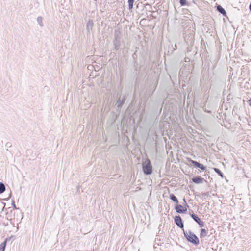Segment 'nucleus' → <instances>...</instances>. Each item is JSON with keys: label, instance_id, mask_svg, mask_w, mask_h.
<instances>
[{"label": "nucleus", "instance_id": "1", "mask_svg": "<svg viewBox=\"0 0 251 251\" xmlns=\"http://www.w3.org/2000/svg\"><path fill=\"white\" fill-rule=\"evenodd\" d=\"M183 234L184 237L186 238L187 241L193 244L194 245H197L199 244V240L198 237L192 232L190 230L188 231V232L185 231L183 229Z\"/></svg>", "mask_w": 251, "mask_h": 251}, {"label": "nucleus", "instance_id": "2", "mask_svg": "<svg viewBox=\"0 0 251 251\" xmlns=\"http://www.w3.org/2000/svg\"><path fill=\"white\" fill-rule=\"evenodd\" d=\"M142 168L144 173L146 175H149L152 173V166L149 159H146L143 162Z\"/></svg>", "mask_w": 251, "mask_h": 251}, {"label": "nucleus", "instance_id": "3", "mask_svg": "<svg viewBox=\"0 0 251 251\" xmlns=\"http://www.w3.org/2000/svg\"><path fill=\"white\" fill-rule=\"evenodd\" d=\"M194 30L193 29L187 30L184 34V39L187 43H191L194 38Z\"/></svg>", "mask_w": 251, "mask_h": 251}, {"label": "nucleus", "instance_id": "4", "mask_svg": "<svg viewBox=\"0 0 251 251\" xmlns=\"http://www.w3.org/2000/svg\"><path fill=\"white\" fill-rule=\"evenodd\" d=\"M121 43V33L120 31L115 30L114 32V39L113 43L115 49L117 50L120 47Z\"/></svg>", "mask_w": 251, "mask_h": 251}, {"label": "nucleus", "instance_id": "5", "mask_svg": "<svg viewBox=\"0 0 251 251\" xmlns=\"http://www.w3.org/2000/svg\"><path fill=\"white\" fill-rule=\"evenodd\" d=\"M175 224L180 228L183 229L184 224L181 217L179 215H176L174 217Z\"/></svg>", "mask_w": 251, "mask_h": 251}, {"label": "nucleus", "instance_id": "6", "mask_svg": "<svg viewBox=\"0 0 251 251\" xmlns=\"http://www.w3.org/2000/svg\"><path fill=\"white\" fill-rule=\"evenodd\" d=\"M175 209L176 212L179 214L184 213L187 211V208L180 204L176 205Z\"/></svg>", "mask_w": 251, "mask_h": 251}, {"label": "nucleus", "instance_id": "7", "mask_svg": "<svg viewBox=\"0 0 251 251\" xmlns=\"http://www.w3.org/2000/svg\"><path fill=\"white\" fill-rule=\"evenodd\" d=\"M126 97L125 96H123V97H120L117 100L116 105L118 108H121L123 104L125 103L126 100Z\"/></svg>", "mask_w": 251, "mask_h": 251}, {"label": "nucleus", "instance_id": "8", "mask_svg": "<svg viewBox=\"0 0 251 251\" xmlns=\"http://www.w3.org/2000/svg\"><path fill=\"white\" fill-rule=\"evenodd\" d=\"M192 180L196 184H201L203 183L204 179L201 176H196L193 177Z\"/></svg>", "mask_w": 251, "mask_h": 251}, {"label": "nucleus", "instance_id": "9", "mask_svg": "<svg viewBox=\"0 0 251 251\" xmlns=\"http://www.w3.org/2000/svg\"><path fill=\"white\" fill-rule=\"evenodd\" d=\"M9 239L7 238L4 241L1 243L0 245V251H4L5 249V247L6 246V244Z\"/></svg>", "mask_w": 251, "mask_h": 251}, {"label": "nucleus", "instance_id": "10", "mask_svg": "<svg viewBox=\"0 0 251 251\" xmlns=\"http://www.w3.org/2000/svg\"><path fill=\"white\" fill-rule=\"evenodd\" d=\"M217 10L222 14L223 16L226 15V12L225 10L220 5L217 6Z\"/></svg>", "mask_w": 251, "mask_h": 251}, {"label": "nucleus", "instance_id": "11", "mask_svg": "<svg viewBox=\"0 0 251 251\" xmlns=\"http://www.w3.org/2000/svg\"><path fill=\"white\" fill-rule=\"evenodd\" d=\"M93 26V22L91 20H89L87 25V31L89 32L90 30L92 29Z\"/></svg>", "mask_w": 251, "mask_h": 251}, {"label": "nucleus", "instance_id": "12", "mask_svg": "<svg viewBox=\"0 0 251 251\" xmlns=\"http://www.w3.org/2000/svg\"><path fill=\"white\" fill-rule=\"evenodd\" d=\"M170 199L174 202L177 204L178 203V201L177 200V198L173 194H171L169 195Z\"/></svg>", "mask_w": 251, "mask_h": 251}, {"label": "nucleus", "instance_id": "13", "mask_svg": "<svg viewBox=\"0 0 251 251\" xmlns=\"http://www.w3.org/2000/svg\"><path fill=\"white\" fill-rule=\"evenodd\" d=\"M191 217L197 223L201 220L199 217L194 213L191 214Z\"/></svg>", "mask_w": 251, "mask_h": 251}, {"label": "nucleus", "instance_id": "14", "mask_svg": "<svg viewBox=\"0 0 251 251\" xmlns=\"http://www.w3.org/2000/svg\"><path fill=\"white\" fill-rule=\"evenodd\" d=\"M5 190V186L3 183L0 182V194L3 193Z\"/></svg>", "mask_w": 251, "mask_h": 251}, {"label": "nucleus", "instance_id": "15", "mask_svg": "<svg viewBox=\"0 0 251 251\" xmlns=\"http://www.w3.org/2000/svg\"><path fill=\"white\" fill-rule=\"evenodd\" d=\"M43 18L41 16H38L37 19V21L38 24L39 25L40 27L43 26V24L42 22Z\"/></svg>", "mask_w": 251, "mask_h": 251}, {"label": "nucleus", "instance_id": "16", "mask_svg": "<svg viewBox=\"0 0 251 251\" xmlns=\"http://www.w3.org/2000/svg\"><path fill=\"white\" fill-rule=\"evenodd\" d=\"M213 169L217 174H218L222 178H223L224 175L223 173L218 168H214Z\"/></svg>", "mask_w": 251, "mask_h": 251}, {"label": "nucleus", "instance_id": "17", "mask_svg": "<svg viewBox=\"0 0 251 251\" xmlns=\"http://www.w3.org/2000/svg\"><path fill=\"white\" fill-rule=\"evenodd\" d=\"M207 235V231L203 228H202L201 230L200 237H204Z\"/></svg>", "mask_w": 251, "mask_h": 251}, {"label": "nucleus", "instance_id": "18", "mask_svg": "<svg viewBox=\"0 0 251 251\" xmlns=\"http://www.w3.org/2000/svg\"><path fill=\"white\" fill-rule=\"evenodd\" d=\"M188 161L189 162L191 163L192 164H193L194 166H195L196 167H198V165L200 164V163L198 162L197 161L193 160L191 159H189Z\"/></svg>", "mask_w": 251, "mask_h": 251}, {"label": "nucleus", "instance_id": "19", "mask_svg": "<svg viewBox=\"0 0 251 251\" xmlns=\"http://www.w3.org/2000/svg\"><path fill=\"white\" fill-rule=\"evenodd\" d=\"M134 0H128L129 9L131 10L133 8Z\"/></svg>", "mask_w": 251, "mask_h": 251}, {"label": "nucleus", "instance_id": "20", "mask_svg": "<svg viewBox=\"0 0 251 251\" xmlns=\"http://www.w3.org/2000/svg\"><path fill=\"white\" fill-rule=\"evenodd\" d=\"M179 3L181 6H184L188 4V2L186 0H179Z\"/></svg>", "mask_w": 251, "mask_h": 251}, {"label": "nucleus", "instance_id": "21", "mask_svg": "<svg viewBox=\"0 0 251 251\" xmlns=\"http://www.w3.org/2000/svg\"><path fill=\"white\" fill-rule=\"evenodd\" d=\"M197 168H200L201 170L204 171L205 170L206 167L202 164L200 163Z\"/></svg>", "mask_w": 251, "mask_h": 251}, {"label": "nucleus", "instance_id": "22", "mask_svg": "<svg viewBox=\"0 0 251 251\" xmlns=\"http://www.w3.org/2000/svg\"><path fill=\"white\" fill-rule=\"evenodd\" d=\"M198 224H199V225L201 226V227H203L204 226V223L203 221H201V220H200V221H199Z\"/></svg>", "mask_w": 251, "mask_h": 251}, {"label": "nucleus", "instance_id": "23", "mask_svg": "<svg viewBox=\"0 0 251 251\" xmlns=\"http://www.w3.org/2000/svg\"><path fill=\"white\" fill-rule=\"evenodd\" d=\"M12 205L13 207V208L17 209V207L15 205V202L13 200L12 201Z\"/></svg>", "mask_w": 251, "mask_h": 251}, {"label": "nucleus", "instance_id": "24", "mask_svg": "<svg viewBox=\"0 0 251 251\" xmlns=\"http://www.w3.org/2000/svg\"><path fill=\"white\" fill-rule=\"evenodd\" d=\"M202 108H203V109L204 110V111L205 112H207V113H211V111H209V110H206V109H205V108H204V106H203V107H202Z\"/></svg>", "mask_w": 251, "mask_h": 251}, {"label": "nucleus", "instance_id": "25", "mask_svg": "<svg viewBox=\"0 0 251 251\" xmlns=\"http://www.w3.org/2000/svg\"><path fill=\"white\" fill-rule=\"evenodd\" d=\"M183 202H184V205H186L187 206V207H189V206L188 205V204H187V202H186V200L185 198H184L183 199Z\"/></svg>", "mask_w": 251, "mask_h": 251}, {"label": "nucleus", "instance_id": "26", "mask_svg": "<svg viewBox=\"0 0 251 251\" xmlns=\"http://www.w3.org/2000/svg\"><path fill=\"white\" fill-rule=\"evenodd\" d=\"M182 74H183V70L182 69H181V70H180V72H179V75H180L181 76H182Z\"/></svg>", "mask_w": 251, "mask_h": 251}, {"label": "nucleus", "instance_id": "27", "mask_svg": "<svg viewBox=\"0 0 251 251\" xmlns=\"http://www.w3.org/2000/svg\"><path fill=\"white\" fill-rule=\"evenodd\" d=\"M248 102L250 105H251V98L249 100Z\"/></svg>", "mask_w": 251, "mask_h": 251}, {"label": "nucleus", "instance_id": "28", "mask_svg": "<svg viewBox=\"0 0 251 251\" xmlns=\"http://www.w3.org/2000/svg\"><path fill=\"white\" fill-rule=\"evenodd\" d=\"M249 9H250V11H251V3L250 4V5H249Z\"/></svg>", "mask_w": 251, "mask_h": 251}, {"label": "nucleus", "instance_id": "29", "mask_svg": "<svg viewBox=\"0 0 251 251\" xmlns=\"http://www.w3.org/2000/svg\"><path fill=\"white\" fill-rule=\"evenodd\" d=\"M176 48H177V46H176V45L175 44V45L174 50H176Z\"/></svg>", "mask_w": 251, "mask_h": 251}, {"label": "nucleus", "instance_id": "30", "mask_svg": "<svg viewBox=\"0 0 251 251\" xmlns=\"http://www.w3.org/2000/svg\"><path fill=\"white\" fill-rule=\"evenodd\" d=\"M184 207H186L187 208L188 207H187V206L186 205H184Z\"/></svg>", "mask_w": 251, "mask_h": 251}, {"label": "nucleus", "instance_id": "31", "mask_svg": "<svg viewBox=\"0 0 251 251\" xmlns=\"http://www.w3.org/2000/svg\"><path fill=\"white\" fill-rule=\"evenodd\" d=\"M95 1H97V0H94Z\"/></svg>", "mask_w": 251, "mask_h": 251}]
</instances>
